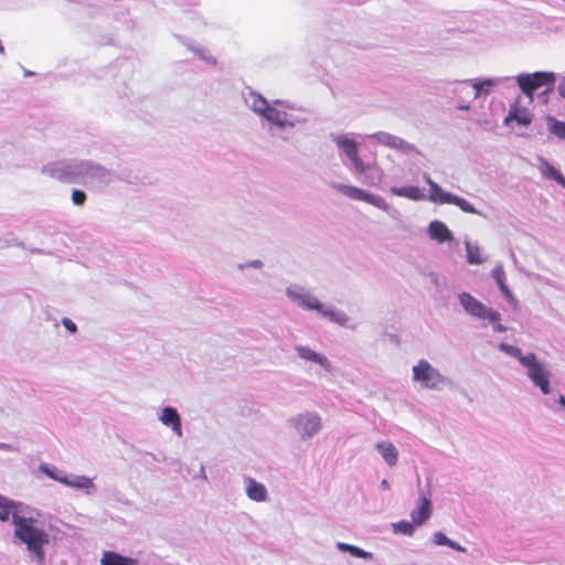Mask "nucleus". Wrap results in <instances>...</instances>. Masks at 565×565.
I'll return each instance as SVG.
<instances>
[{
    "instance_id": "12",
    "label": "nucleus",
    "mask_w": 565,
    "mask_h": 565,
    "mask_svg": "<svg viewBox=\"0 0 565 565\" xmlns=\"http://www.w3.org/2000/svg\"><path fill=\"white\" fill-rule=\"evenodd\" d=\"M246 493L253 501L262 502L267 499L266 487L252 478L247 479Z\"/></svg>"
},
{
    "instance_id": "1",
    "label": "nucleus",
    "mask_w": 565,
    "mask_h": 565,
    "mask_svg": "<svg viewBox=\"0 0 565 565\" xmlns=\"http://www.w3.org/2000/svg\"><path fill=\"white\" fill-rule=\"evenodd\" d=\"M12 523L14 526V536L21 543L25 544L28 550L35 554L39 561H42L44 558V546L50 542L49 533L38 527L34 519L18 513H13Z\"/></svg>"
},
{
    "instance_id": "23",
    "label": "nucleus",
    "mask_w": 565,
    "mask_h": 565,
    "mask_svg": "<svg viewBox=\"0 0 565 565\" xmlns=\"http://www.w3.org/2000/svg\"><path fill=\"white\" fill-rule=\"evenodd\" d=\"M546 121L550 132L565 140V122L559 121L552 116H548Z\"/></svg>"
},
{
    "instance_id": "43",
    "label": "nucleus",
    "mask_w": 565,
    "mask_h": 565,
    "mask_svg": "<svg viewBox=\"0 0 565 565\" xmlns=\"http://www.w3.org/2000/svg\"><path fill=\"white\" fill-rule=\"evenodd\" d=\"M558 403L565 407V395H561L559 398H558Z\"/></svg>"
},
{
    "instance_id": "11",
    "label": "nucleus",
    "mask_w": 565,
    "mask_h": 565,
    "mask_svg": "<svg viewBox=\"0 0 565 565\" xmlns=\"http://www.w3.org/2000/svg\"><path fill=\"white\" fill-rule=\"evenodd\" d=\"M431 514V502L428 498L423 497L420 499V503L416 510H414L411 514L412 521L416 525H422L426 522Z\"/></svg>"
},
{
    "instance_id": "18",
    "label": "nucleus",
    "mask_w": 565,
    "mask_h": 565,
    "mask_svg": "<svg viewBox=\"0 0 565 565\" xmlns=\"http://www.w3.org/2000/svg\"><path fill=\"white\" fill-rule=\"evenodd\" d=\"M260 103L265 105V108H256V111L260 113L268 120L279 126H282L285 114L278 110L277 108L269 106L266 100H260Z\"/></svg>"
},
{
    "instance_id": "14",
    "label": "nucleus",
    "mask_w": 565,
    "mask_h": 565,
    "mask_svg": "<svg viewBox=\"0 0 565 565\" xmlns=\"http://www.w3.org/2000/svg\"><path fill=\"white\" fill-rule=\"evenodd\" d=\"M428 230L431 238L438 241L439 243L452 239V233L443 222L433 221L429 224Z\"/></svg>"
},
{
    "instance_id": "38",
    "label": "nucleus",
    "mask_w": 565,
    "mask_h": 565,
    "mask_svg": "<svg viewBox=\"0 0 565 565\" xmlns=\"http://www.w3.org/2000/svg\"><path fill=\"white\" fill-rule=\"evenodd\" d=\"M63 326L72 333L76 332V324L68 318L63 319Z\"/></svg>"
},
{
    "instance_id": "6",
    "label": "nucleus",
    "mask_w": 565,
    "mask_h": 565,
    "mask_svg": "<svg viewBox=\"0 0 565 565\" xmlns=\"http://www.w3.org/2000/svg\"><path fill=\"white\" fill-rule=\"evenodd\" d=\"M288 295L292 300L299 301V303L306 309L317 310L321 315L329 317L331 320H334L339 323H344L348 320L343 315L340 317L333 311L324 310L322 303L316 297L309 294L288 290Z\"/></svg>"
},
{
    "instance_id": "10",
    "label": "nucleus",
    "mask_w": 565,
    "mask_h": 565,
    "mask_svg": "<svg viewBox=\"0 0 565 565\" xmlns=\"http://www.w3.org/2000/svg\"><path fill=\"white\" fill-rule=\"evenodd\" d=\"M160 420L166 426H171L172 430L174 433H177L178 436L182 435L180 416H179V414H178L175 408L169 407V406L164 407L162 409V414L160 416Z\"/></svg>"
},
{
    "instance_id": "34",
    "label": "nucleus",
    "mask_w": 565,
    "mask_h": 565,
    "mask_svg": "<svg viewBox=\"0 0 565 565\" xmlns=\"http://www.w3.org/2000/svg\"><path fill=\"white\" fill-rule=\"evenodd\" d=\"M350 159L358 172H360V173L365 172L366 167L363 163V161L361 160V158L359 157V153H356L354 157H351Z\"/></svg>"
},
{
    "instance_id": "37",
    "label": "nucleus",
    "mask_w": 565,
    "mask_h": 565,
    "mask_svg": "<svg viewBox=\"0 0 565 565\" xmlns=\"http://www.w3.org/2000/svg\"><path fill=\"white\" fill-rule=\"evenodd\" d=\"M500 349L505 351L507 353H509L511 355L516 356V358H519V355L521 354V350L519 348H515V347H512V345H509V344H505V343H501L500 344Z\"/></svg>"
},
{
    "instance_id": "13",
    "label": "nucleus",
    "mask_w": 565,
    "mask_h": 565,
    "mask_svg": "<svg viewBox=\"0 0 565 565\" xmlns=\"http://www.w3.org/2000/svg\"><path fill=\"white\" fill-rule=\"evenodd\" d=\"M539 169L543 177H545L546 179L554 180L558 184H561L562 186L565 188V177L562 174V172L558 169H556L548 161L541 159Z\"/></svg>"
},
{
    "instance_id": "32",
    "label": "nucleus",
    "mask_w": 565,
    "mask_h": 565,
    "mask_svg": "<svg viewBox=\"0 0 565 565\" xmlns=\"http://www.w3.org/2000/svg\"><path fill=\"white\" fill-rule=\"evenodd\" d=\"M72 201L75 205H83L86 201V194L82 190H73Z\"/></svg>"
},
{
    "instance_id": "41",
    "label": "nucleus",
    "mask_w": 565,
    "mask_h": 565,
    "mask_svg": "<svg viewBox=\"0 0 565 565\" xmlns=\"http://www.w3.org/2000/svg\"><path fill=\"white\" fill-rule=\"evenodd\" d=\"M559 94L565 98V79L558 86Z\"/></svg>"
},
{
    "instance_id": "17",
    "label": "nucleus",
    "mask_w": 565,
    "mask_h": 565,
    "mask_svg": "<svg viewBox=\"0 0 565 565\" xmlns=\"http://www.w3.org/2000/svg\"><path fill=\"white\" fill-rule=\"evenodd\" d=\"M62 483L67 487H72L75 489H85V490L94 489V487H95L92 479L88 477H85V476H74V477L64 476Z\"/></svg>"
},
{
    "instance_id": "15",
    "label": "nucleus",
    "mask_w": 565,
    "mask_h": 565,
    "mask_svg": "<svg viewBox=\"0 0 565 565\" xmlns=\"http://www.w3.org/2000/svg\"><path fill=\"white\" fill-rule=\"evenodd\" d=\"M376 449L380 451L383 459L387 462L388 466L393 467L397 463L398 452L392 443H379L376 444Z\"/></svg>"
},
{
    "instance_id": "35",
    "label": "nucleus",
    "mask_w": 565,
    "mask_h": 565,
    "mask_svg": "<svg viewBox=\"0 0 565 565\" xmlns=\"http://www.w3.org/2000/svg\"><path fill=\"white\" fill-rule=\"evenodd\" d=\"M450 541L443 532H436L434 534V542L437 544V545H446L448 546V544H450Z\"/></svg>"
},
{
    "instance_id": "26",
    "label": "nucleus",
    "mask_w": 565,
    "mask_h": 565,
    "mask_svg": "<svg viewBox=\"0 0 565 565\" xmlns=\"http://www.w3.org/2000/svg\"><path fill=\"white\" fill-rule=\"evenodd\" d=\"M415 525L414 522L409 521H399L397 523L393 524V529L395 533L404 534V535H413L415 532Z\"/></svg>"
},
{
    "instance_id": "22",
    "label": "nucleus",
    "mask_w": 565,
    "mask_h": 565,
    "mask_svg": "<svg viewBox=\"0 0 565 565\" xmlns=\"http://www.w3.org/2000/svg\"><path fill=\"white\" fill-rule=\"evenodd\" d=\"M338 147L349 157H354L358 153V145L353 139L347 137H338L335 139Z\"/></svg>"
},
{
    "instance_id": "16",
    "label": "nucleus",
    "mask_w": 565,
    "mask_h": 565,
    "mask_svg": "<svg viewBox=\"0 0 565 565\" xmlns=\"http://www.w3.org/2000/svg\"><path fill=\"white\" fill-rule=\"evenodd\" d=\"M296 350H297L299 356L302 358L303 360L312 361L315 363L320 364L321 366H323L326 369H329L330 363L328 362L327 358L315 352L310 348L299 345L296 348Z\"/></svg>"
},
{
    "instance_id": "21",
    "label": "nucleus",
    "mask_w": 565,
    "mask_h": 565,
    "mask_svg": "<svg viewBox=\"0 0 565 565\" xmlns=\"http://www.w3.org/2000/svg\"><path fill=\"white\" fill-rule=\"evenodd\" d=\"M100 562L102 565H136L132 558L121 556L115 552H105Z\"/></svg>"
},
{
    "instance_id": "20",
    "label": "nucleus",
    "mask_w": 565,
    "mask_h": 565,
    "mask_svg": "<svg viewBox=\"0 0 565 565\" xmlns=\"http://www.w3.org/2000/svg\"><path fill=\"white\" fill-rule=\"evenodd\" d=\"M391 192L397 196L407 198L414 201H419L425 198V194L418 186L409 185L402 188H392Z\"/></svg>"
},
{
    "instance_id": "44",
    "label": "nucleus",
    "mask_w": 565,
    "mask_h": 565,
    "mask_svg": "<svg viewBox=\"0 0 565 565\" xmlns=\"http://www.w3.org/2000/svg\"><path fill=\"white\" fill-rule=\"evenodd\" d=\"M382 486H383L384 488H388V483H387V481H386V480H383V481H382Z\"/></svg>"
},
{
    "instance_id": "24",
    "label": "nucleus",
    "mask_w": 565,
    "mask_h": 565,
    "mask_svg": "<svg viewBox=\"0 0 565 565\" xmlns=\"http://www.w3.org/2000/svg\"><path fill=\"white\" fill-rule=\"evenodd\" d=\"M492 276L495 279L500 290L504 294L505 297H511L512 294L505 284V274L502 267H497L492 270Z\"/></svg>"
},
{
    "instance_id": "28",
    "label": "nucleus",
    "mask_w": 565,
    "mask_h": 565,
    "mask_svg": "<svg viewBox=\"0 0 565 565\" xmlns=\"http://www.w3.org/2000/svg\"><path fill=\"white\" fill-rule=\"evenodd\" d=\"M49 173L52 178L61 181V182H70L72 181V173L67 172L60 168H50Z\"/></svg>"
},
{
    "instance_id": "9",
    "label": "nucleus",
    "mask_w": 565,
    "mask_h": 565,
    "mask_svg": "<svg viewBox=\"0 0 565 565\" xmlns=\"http://www.w3.org/2000/svg\"><path fill=\"white\" fill-rule=\"evenodd\" d=\"M516 121L521 126H529L532 122V116L526 109H521L518 103L513 104L504 118V124Z\"/></svg>"
},
{
    "instance_id": "5",
    "label": "nucleus",
    "mask_w": 565,
    "mask_h": 565,
    "mask_svg": "<svg viewBox=\"0 0 565 565\" xmlns=\"http://www.w3.org/2000/svg\"><path fill=\"white\" fill-rule=\"evenodd\" d=\"M333 188L350 199L366 202L385 212L390 209L387 202L382 196L371 194L360 188L347 184H334Z\"/></svg>"
},
{
    "instance_id": "8",
    "label": "nucleus",
    "mask_w": 565,
    "mask_h": 565,
    "mask_svg": "<svg viewBox=\"0 0 565 565\" xmlns=\"http://www.w3.org/2000/svg\"><path fill=\"white\" fill-rule=\"evenodd\" d=\"M529 376L541 388L543 394L550 392L548 373L540 363L529 371Z\"/></svg>"
},
{
    "instance_id": "7",
    "label": "nucleus",
    "mask_w": 565,
    "mask_h": 565,
    "mask_svg": "<svg viewBox=\"0 0 565 565\" xmlns=\"http://www.w3.org/2000/svg\"><path fill=\"white\" fill-rule=\"evenodd\" d=\"M296 427L303 437H310L320 430L321 420L318 415H301L296 420Z\"/></svg>"
},
{
    "instance_id": "2",
    "label": "nucleus",
    "mask_w": 565,
    "mask_h": 565,
    "mask_svg": "<svg viewBox=\"0 0 565 565\" xmlns=\"http://www.w3.org/2000/svg\"><path fill=\"white\" fill-rule=\"evenodd\" d=\"M460 305L463 309L471 316L477 317L479 319L489 320L493 326L494 330L498 332L505 331V328L499 323L500 322V313L494 311L488 307H486L478 299L472 297L470 294L462 292L459 296Z\"/></svg>"
},
{
    "instance_id": "36",
    "label": "nucleus",
    "mask_w": 565,
    "mask_h": 565,
    "mask_svg": "<svg viewBox=\"0 0 565 565\" xmlns=\"http://www.w3.org/2000/svg\"><path fill=\"white\" fill-rule=\"evenodd\" d=\"M493 84L492 81H484V82H475L472 84L475 88V98L478 97L483 88V86H491Z\"/></svg>"
},
{
    "instance_id": "40",
    "label": "nucleus",
    "mask_w": 565,
    "mask_h": 565,
    "mask_svg": "<svg viewBox=\"0 0 565 565\" xmlns=\"http://www.w3.org/2000/svg\"><path fill=\"white\" fill-rule=\"evenodd\" d=\"M260 100H264L263 98H258L254 102V109L256 110V108H265V105H263L260 103Z\"/></svg>"
},
{
    "instance_id": "29",
    "label": "nucleus",
    "mask_w": 565,
    "mask_h": 565,
    "mask_svg": "<svg viewBox=\"0 0 565 565\" xmlns=\"http://www.w3.org/2000/svg\"><path fill=\"white\" fill-rule=\"evenodd\" d=\"M520 360V362L527 367V370L530 371L532 367H534L535 365L539 364V362L536 361V356L534 353H529L526 355H522V353L519 355L518 358Z\"/></svg>"
},
{
    "instance_id": "30",
    "label": "nucleus",
    "mask_w": 565,
    "mask_h": 565,
    "mask_svg": "<svg viewBox=\"0 0 565 565\" xmlns=\"http://www.w3.org/2000/svg\"><path fill=\"white\" fill-rule=\"evenodd\" d=\"M339 548L342 551H348L353 556H356V557H365L367 555V553L365 551H363L356 546L344 544V543H339Z\"/></svg>"
},
{
    "instance_id": "19",
    "label": "nucleus",
    "mask_w": 565,
    "mask_h": 565,
    "mask_svg": "<svg viewBox=\"0 0 565 565\" xmlns=\"http://www.w3.org/2000/svg\"><path fill=\"white\" fill-rule=\"evenodd\" d=\"M426 182L429 184V200L433 202H437L440 204H449L450 201H446L447 196H452V194L445 192L436 182H434L429 177L426 178Z\"/></svg>"
},
{
    "instance_id": "27",
    "label": "nucleus",
    "mask_w": 565,
    "mask_h": 565,
    "mask_svg": "<svg viewBox=\"0 0 565 565\" xmlns=\"http://www.w3.org/2000/svg\"><path fill=\"white\" fill-rule=\"evenodd\" d=\"M446 201H450L449 204L457 205L463 212H468V213H475L476 212L475 207L468 201H466L465 199H462L460 196H457V195L452 194V196H447Z\"/></svg>"
},
{
    "instance_id": "3",
    "label": "nucleus",
    "mask_w": 565,
    "mask_h": 565,
    "mask_svg": "<svg viewBox=\"0 0 565 565\" xmlns=\"http://www.w3.org/2000/svg\"><path fill=\"white\" fill-rule=\"evenodd\" d=\"M521 90L532 97L533 93L541 87L551 92L555 85V75L552 72H535L532 74H521L516 78Z\"/></svg>"
},
{
    "instance_id": "33",
    "label": "nucleus",
    "mask_w": 565,
    "mask_h": 565,
    "mask_svg": "<svg viewBox=\"0 0 565 565\" xmlns=\"http://www.w3.org/2000/svg\"><path fill=\"white\" fill-rule=\"evenodd\" d=\"M41 470H42V471H43L47 477H50L51 479L56 480V481H58V482H61V483H62V480H63V477H64V476H61L60 473H57V472H56V469H51V468H49V467H46V466H42V467H41Z\"/></svg>"
},
{
    "instance_id": "39",
    "label": "nucleus",
    "mask_w": 565,
    "mask_h": 565,
    "mask_svg": "<svg viewBox=\"0 0 565 565\" xmlns=\"http://www.w3.org/2000/svg\"><path fill=\"white\" fill-rule=\"evenodd\" d=\"M449 547L456 550V551H460V552H463L465 548L461 547L459 544H457L456 542L454 541H450V544H448Z\"/></svg>"
},
{
    "instance_id": "42",
    "label": "nucleus",
    "mask_w": 565,
    "mask_h": 565,
    "mask_svg": "<svg viewBox=\"0 0 565 565\" xmlns=\"http://www.w3.org/2000/svg\"><path fill=\"white\" fill-rule=\"evenodd\" d=\"M9 502H11V500L0 494V507L8 504Z\"/></svg>"
},
{
    "instance_id": "25",
    "label": "nucleus",
    "mask_w": 565,
    "mask_h": 565,
    "mask_svg": "<svg viewBox=\"0 0 565 565\" xmlns=\"http://www.w3.org/2000/svg\"><path fill=\"white\" fill-rule=\"evenodd\" d=\"M466 248L469 264H481L483 262L479 246L467 243Z\"/></svg>"
},
{
    "instance_id": "31",
    "label": "nucleus",
    "mask_w": 565,
    "mask_h": 565,
    "mask_svg": "<svg viewBox=\"0 0 565 565\" xmlns=\"http://www.w3.org/2000/svg\"><path fill=\"white\" fill-rule=\"evenodd\" d=\"M14 508V504L13 502H9L8 504H4L2 507H0V521H8L10 515L12 514L13 515V510Z\"/></svg>"
},
{
    "instance_id": "4",
    "label": "nucleus",
    "mask_w": 565,
    "mask_h": 565,
    "mask_svg": "<svg viewBox=\"0 0 565 565\" xmlns=\"http://www.w3.org/2000/svg\"><path fill=\"white\" fill-rule=\"evenodd\" d=\"M413 379L416 382H420L427 388H438L445 382V377L426 360H420L413 367Z\"/></svg>"
}]
</instances>
